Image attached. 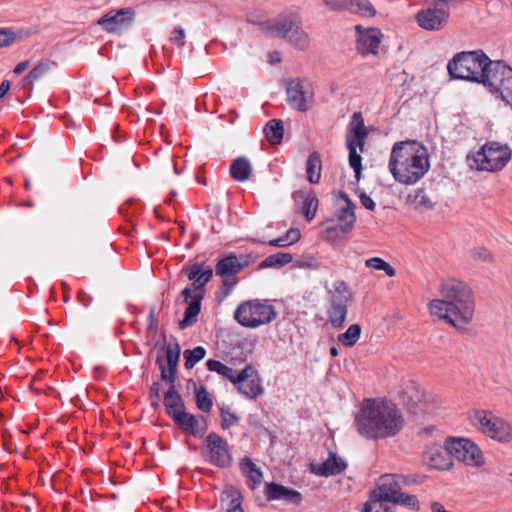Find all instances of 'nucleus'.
I'll list each match as a JSON object with an SVG mask.
<instances>
[{
  "label": "nucleus",
  "mask_w": 512,
  "mask_h": 512,
  "mask_svg": "<svg viewBox=\"0 0 512 512\" xmlns=\"http://www.w3.org/2000/svg\"><path fill=\"white\" fill-rule=\"evenodd\" d=\"M242 496L233 487L227 488L221 495V507L225 512H244L241 506Z\"/></svg>",
  "instance_id": "nucleus-28"
},
{
  "label": "nucleus",
  "mask_w": 512,
  "mask_h": 512,
  "mask_svg": "<svg viewBox=\"0 0 512 512\" xmlns=\"http://www.w3.org/2000/svg\"><path fill=\"white\" fill-rule=\"evenodd\" d=\"M361 327L358 324H352L348 329L338 335V341L346 347L354 346L360 338Z\"/></svg>",
  "instance_id": "nucleus-39"
},
{
  "label": "nucleus",
  "mask_w": 512,
  "mask_h": 512,
  "mask_svg": "<svg viewBox=\"0 0 512 512\" xmlns=\"http://www.w3.org/2000/svg\"><path fill=\"white\" fill-rule=\"evenodd\" d=\"M257 259V256L253 254H241L239 256L236 255V260L239 269L242 271L244 268L250 266L251 264L255 263Z\"/></svg>",
  "instance_id": "nucleus-52"
},
{
  "label": "nucleus",
  "mask_w": 512,
  "mask_h": 512,
  "mask_svg": "<svg viewBox=\"0 0 512 512\" xmlns=\"http://www.w3.org/2000/svg\"><path fill=\"white\" fill-rule=\"evenodd\" d=\"M241 470L244 474H248V473H251V472H255V469H257L258 467L256 466V464L248 457H244L242 460H241Z\"/></svg>",
  "instance_id": "nucleus-57"
},
{
  "label": "nucleus",
  "mask_w": 512,
  "mask_h": 512,
  "mask_svg": "<svg viewBox=\"0 0 512 512\" xmlns=\"http://www.w3.org/2000/svg\"><path fill=\"white\" fill-rule=\"evenodd\" d=\"M449 11L444 7L432 6L417 12L418 25L428 31L440 30L448 21Z\"/></svg>",
  "instance_id": "nucleus-20"
},
{
  "label": "nucleus",
  "mask_w": 512,
  "mask_h": 512,
  "mask_svg": "<svg viewBox=\"0 0 512 512\" xmlns=\"http://www.w3.org/2000/svg\"><path fill=\"white\" fill-rule=\"evenodd\" d=\"M505 79L496 92H499L501 98L508 104L512 105V69L507 71Z\"/></svg>",
  "instance_id": "nucleus-45"
},
{
  "label": "nucleus",
  "mask_w": 512,
  "mask_h": 512,
  "mask_svg": "<svg viewBox=\"0 0 512 512\" xmlns=\"http://www.w3.org/2000/svg\"><path fill=\"white\" fill-rule=\"evenodd\" d=\"M400 479L401 476L398 475H383L380 478V497L393 504L418 509L419 501L417 497L400 491Z\"/></svg>",
  "instance_id": "nucleus-11"
},
{
  "label": "nucleus",
  "mask_w": 512,
  "mask_h": 512,
  "mask_svg": "<svg viewBox=\"0 0 512 512\" xmlns=\"http://www.w3.org/2000/svg\"><path fill=\"white\" fill-rule=\"evenodd\" d=\"M510 159L509 146L495 141L486 142L478 152L467 157L472 168L489 172L502 170Z\"/></svg>",
  "instance_id": "nucleus-5"
},
{
  "label": "nucleus",
  "mask_w": 512,
  "mask_h": 512,
  "mask_svg": "<svg viewBox=\"0 0 512 512\" xmlns=\"http://www.w3.org/2000/svg\"><path fill=\"white\" fill-rule=\"evenodd\" d=\"M424 463L437 470H448L452 467V455L448 449V439L445 446L437 443L429 444L423 452Z\"/></svg>",
  "instance_id": "nucleus-18"
},
{
  "label": "nucleus",
  "mask_w": 512,
  "mask_h": 512,
  "mask_svg": "<svg viewBox=\"0 0 512 512\" xmlns=\"http://www.w3.org/2000/svg\"><path fill=\"white\" fill-rule=\"evenodd\" d=\"M207 456L206 460L220 468L229 467L232 463V456L228 443L218 434L212 432L206 437Z\"/></svg>",
  "instance_id": "nucleus-14"
},
{
  "label": "nucleus",
  "mask_w": 512,
  "mask_h": 512,
  "mask_svg": "<svg viewBox=\"0 0 512 512\" xmlns=\"http://www.w3.org/2000/svg\"><path fill=\"white\" fill-rule=\"evenodd\" d=\"M79 300L80 302L84 305V306H88L91 301H92V298L85 292H80L79 293Z\"/></svg>",
  "instance_id": "nucleus-64"
},
{
  "label": "nucleus",
  "mask_w": 512,
  "mask_h": 512,
  "mask_svg": "<svg viewBox=\"0 0 512 512\" xmlns=\"http://www.w3.org/2000/svg\"><path fill=\"white\" fill-rule=\"evenodd\" d=\"M170 41L178 47L185 45V32L182 27H175L172 31Z\"/></svg>",
  "instance_id": "nucleus-50"
},
{
  "label": "nucleus",
  "mask_w": 512,
  "mask_h": 512,
  "mask_svg": "<svg viewBox=\"0 0 512 512\" xmlns=\"http://www.w3.org/2000/svg\"><path fill=\"white\" fill-rule=\"evenodd\" d=\"M213 270L211 268L203 270L195 279L193 286V300L184 312V317L179 322L180 329L192 326L201 311V302L205 296V286L211 280Z\"/></svg>",
  "instance_id": "nucleus-10"
},
{
  "label": "nucleus",
  "mask_w": 512,
  "mask_h": 512,
  "mask_svg": "<svg viewBox=\"0 0 512 512\" xmlns=\"http://www.w3.org/2000/svg\"><path fill=\"white\" fill-rule=\"evenodd\" d=\"M293 257L290 253L278 252L266 257L260 264L259 269L265 268H282L292 262Z\"/></svg>",
  "instance_id": "nucleus-33"
},
{
  "label": "nucleus",
  "mask_w": 512,
  "mask_h": 512,
  "mask_svg": "<svg viewBox=\"0 0 512 512\" xmlns=\"http://www.w3.org/2000/svg\"><path fill=\"white\" fill-rule=\"evenodd\" d=\"M347 135L355 136L356 138H367L368 131L364 125V120L360 112H354L350 122V131Z\"/></svg>",
  "instance_id": "nucleus-38"
},
{
  "label": "nucleus",
  "mask_w": 512,
  "mask_h": 512,
  "mask_svg": "<svg viewBox=\"0 0 512 512\" xmlns=\"http://www.w3.org/2000/svg\"><path fill=\"white\" fill-rule=\"evenodd\" d=\"M511 67L502 61L486 60L480 80L478 83L489 88L491 92H496L506 77L507 71H511Z\"/></svg>",
  "instance_id": "nucleus-19"
},
{
  "label": "nucleus",
  "mask_w": 512,
  "mask_h": 512,
  "mask_svg": "<svg viewBox=\"0 0 512 512\" xmlns=\"http://www.w3.org/2000/svg\"><path fill=\"white\" fill-rule=\"evenodd\" d=\"M365 140H366V138L360 139V138H356L355 136L347 135L346 136L347 148L349 149V142H351L354 145L355 150H357V148H359L361 151H363V148L365 145Z\"/></svg>",
  "instance_id": "nucleus-59"
},
{
  "label": "nucleus",
  "mask_w": 512,
  "mask_h": 512,
  "mask_svg": "<svg viewBox=\"0 0 512 512\" xmlns=\"http://www.w3.org/2000/svg\"><path fill=\"white\" fill-rule=\"evenodd\" d=\"M237 264L236 255L229 254L218 261L215 273L222 278L220 292L227 297L238 283L237 274L241 272Z\"/></svg>",
  "instance_id": "nucleus-15"
},
{
  "label": "nucleus",
  "mask_w": 512,
  "mask_h": 512,
  "mask_svg": "<svg viewBox=\"0 0 512 512\" xmlns=\"http://www.w3.org/2000/svg\"><path fill=\"white\" fill-rule=\"evenodd\" d=\"M471 256L475 260H481L484 262L492 261V256L486 248H476L471 251Z\"/></svg>",
  "instance_id": "nucleus-53"
},
{
  "label": "nucleus",
  "mask_w": 512,
  "mask_h": 512,
  "mask_svg": "<svg viewBox=\"0 0 512 512\" xmlns=\"http://www.w3.org/2000/svg\"><path fill=\"white\" fill-rule=\"evenodd\" d=\"M349 165L355 172V178L360 180L362 174V157L355 150L354 145L349 142Z\"/></svg>",
  "instance_id": "nucleus-43"
},
{
  "label": "nucleus",
  "mask_w": 512,
  "mask_h": 512,
  "mask_svg": "<svg viewBox=\"0 0 512 512\" xmlns=\"http://www.w3.org/2000/svg\"><path fill=\"white\" fill-rule=\"evenodd\" d=\"M230 174L238 182L248 180L252 174V166L246 157H238L230 165Z\"/></svg>",
  "instance_id": "nucleus-29"
},
{
  "label": "nucleus",
  "mask_w": 512,
  "mask_h": 512,
  "mask_svg": "<svg viewBox=\"0 0 512 512\" xmlns=\"http://www.w3.org/2000/svg\"><path fill=\"white\" fill-rule=\"evenodd\" d=\"M265 30L272 36L285 39L298 50L308 48L310 38L303 29L301 19L296 14L280 15L265 24Z\"/></svg>",
  "instance_id": "nucleus-4"
},
{
  "label": "nucleus",
  "mask_w": 512,
  "mask_h": 512,
  "mask_svg": "<svg viewBox=\"0 0 512 512\" xmlns=\"http://www.w3.org/2000/svg\"><path fill=\"white\" fill-rule=\"evenodd\" d=\"M135 12L131 8H122L112 10L103 15L97 23L107 32H117L123 28H128L134 21Z\"/></svg>",
  "instance_id": "nucleus-21"
},
{
  "label": "nucleus",
  "mask_w": 512,
  "mask_h": 512,
  "mask_svg": "<svg viewBox=\"0 0 512 512\" xmlns=\"http://www.w3.org/2000/svg\"><path fill=\"white\" fill-rule=\"evenodd\" d=\"M406 394L408 395L409 399L412 402H407L409 410L412 413L418 414L430 411L427 405V400L425 399V394L423 392L413 388L410 391H407Z\"/></svg>",
  "instance_id": "nucleus-31"
},
{
  "label": "nucleus",
  "mask_w": 512,
  "mask_h": 512,
  "mask_svg": "<svg viewBox=\"0 0 512 512\" xmlns=\"http://www.w3.org/2000/svg\"><path fill=\"white\" fill-rule=\"evenodd\" d=\"M180 358V346L175 338L166 347V360H176Z\"/></svg>",
  "instance_id": "nucleus-49"
},
{
  "label": "nucleus",
  "mask_w": 512,
  "mask_h": 512,
  "mask_svg": "<svg viewBox=\"0 0 512 512\" xmlns=\"http://www.w3.org/2000/svg\"><path fill=\"white\" fill-rule=\"evenodd\" d=\"M15 41V35L13 32L0 29V47H5L10 45Z\"/></svg>",
  "instance_id": "nucleus-54"
},
{
  "label": "nucleus",
  "mask_w": 512,
  "mask_h": 512,
  "mask_svg": "<svg viewBox=\"0 0 512 512\" xmlns=\"http://www.w3.org/2000/svg\"><path fill=\"white\" fill-rule=\"evenodd\" d=\"M283 237L285 239L286 245L290 246L300 239L301 234L298 229H290L285 235H283Z\"/></svg>",
  "instance_id": "nucleus-56"
},
{
  "label": "nucleus",
  "mask_w": 512,
  "mask_h": 512,
  "mask_svg": "<svg viewBox=\"0 0 512 512\" xmlns=\"http://www.w3.org/2000/svg\"><path fill=\"white\" fill-rule=\"evenodd\" d=\"M366 266L375 270H382L384 267L385 261L378 257H373L365 262Z\"/></svg>",
  "instance_id": "nucleus-60"
},
{
  "label": "nucleus",
  "mask_w": 512,
  "mask_h": 512,
  "mask_svg": "<svg viewBox=\"0 0 512 512\" xmlns=\"http://www.w3.org/2000/svg\"><path fill=\"white\" fill-rule=\"evenodd\" d=\"M277 311L267 301L258 299L241 303L234 312L235 320L242 326L256 328L274 321Z\"/></svg>",
  "instance_id": "nucleus-7"
},
{
  "label": "nucleus",
  "mask_w": 512,
  "mask_h": 512,
  "mask_svg": "<svg viewBox=\"0 0 512 512\" xmlns=\"http://www.w3.org/2000/svg\"><path fill=\"white\" fill-rule=\"evenodd\" d=\"M203 271V263H189L182 268L184 273L189 280H194Z\"/></svg>",
  "instance_id": "nucleus-48"
},
{
  "label": "nucleus",
  "mask_w": 512,
  "mask_h": 512,
  "mask_svg": "<svg viewBox=\"0 0 512 512\" xmlns=\"http://www.w3.org/2000/svg\"><path fill=\"white\" fill-rule=\"evenodd\" d=\"M330 296V307L327 310L328 319L334 328L343 326L347 316V302L350 298L348 287L342 280L333 283L332 289L328 290Z\"/></svg>",
  "instance_id": "nucleus-9"
},
{
  "label": "nucleus",
  "mask_w": 512,
  "mask_h": 512,
  "mask_svg": "<svg viewBox=\"0 0 512 512\" xmlns=\"http://www.w3.org/2000/svg\"><path fill=\"white\" fill-rule=\"evenodd\" d=\"M164 406L166 413L172 419L185 410V404L181 395L176 391L175 385L170 384L169 389L164 393Z\"/></svg>",
  "instance_id": "nucleus-27"
},
{
  "label": "nucleus",
  "mask_w": 512,
  "mask_h": 512,
  "mask_svg": "<svg viewBox=\"0 0 512 512\" xmlns=\"http://www.w3.org/2000/svg\"><path fill=\"white\" fill-rule=\"evenodd\" d=\"M440 299H433L429 303L432 316L445 320L457 329H463L471 322L475 301L471 288L463 281L449 279L442 283Z\"/></svg>",
  "instance_id": "nucleus-1"
},
{
  "label": "nucleus",
  "mask_w": 512,
  "mask_h": 512,
  "mask_svg": "<svg viewBox=\"0 0 512 512\" xmlns=\"http://www.w3.org/2000/svg\"><path fill=\"white\" fill-rule=\"evenodd\" d=\"M380 484L377 489L374 490L369 497V500L364 505V512H389L386 506V500L380 497Z\"/></svg>",
  "instance_id": "nucleus-35"
},
{
  "label": "nucleus",
  "mask_w": 512,
  "mask_h": 512,
  "mask_svg": "<svg viewBox=\"0 0 512 512\" xmlns=\"http://www.w3.org/2000/svg\"><path fill=\"white\" fill-rule=\"evenodd\" d=\"M488 56L482 51L457 53L448 62L447 69L453 79L478 83Z\"/></svg>",
  "instance_id": "nucleus-6"
},
{
  "label": "nucleus",
  "mask_w": 512,
  "mask_h": 512,
  "mask_svg": "<svg viewBox=\"0 0 512 512\" xmlns=\"http://www.w3.org/2000/svg\"><path fill=\"white\" fill-rule=\"evenodd\" d=\"M29 64V61H22L18 63L14 68V73L17 75L22 74L29 67Z\"/></svg>",
  "instance_id": "nucleus-62"
},
{
  "label": "nucleus",
  "mask_w": 512,
  "mask_h": 512,
  "mask_svg": "<svg viewBox=\"0 0 512 512\" xmlns=\"http://www.w3.org/2000/svg\"><path fill=\"white\" fill-rule=\"evenodd\" d=\"M349 12L367 17L376 15V10L370 0H353Z\"/></svg>",
  "instance_id": "nucleus-41"
},
{
  "label": "nucleus",
  "mask_w": 512,
  "mask_h": 512,
  "mask_svg": "<svg viewBox=\"0 0 512 512\" xmlns=\"http://www.w3.org/2000/svg\"><path fill=\"white\" fill-rule=\"evenodd\" d=\"M331 11H350L353 0H323Z\"/></svg>",
  "instance_id": "nucleus-47"
},
{
  "label": "nucleus",
  "mask_w": 512,
  "mask_h": 512,
  "mask_svg": "<svg viewBox=\"0 0 512 512\" xmlns=\"http://www.w3.org/2000/svg\"><path fill=\"white\" fill-rule=\"evenodd\" d=\"M160 384L158 382H154L149 391V397L151 400V405L155 409H157L160 405Z\"/></svg>",
  "instance_id": "nucleus-51"
},
{
  "label": "nucleus",
  "mask_w": 512,
  "mask_h": 512,
  "mask_svg": "<svg viewBox=\"0 0 512 512\" xmlns=\"http://www.w3.org/2000/svg\"><path fill=\"white\" fill-rule=\"evenodd\" d=\"M245 475L248 478V481L251 482L249 486L252 489H255V487L262 482L263 475L259 468L255 469V472H251Z\"/></svg>",
  "instance_id": "nucleus-55"
},
{
  "label": "nucleus",
  "mask_w": 512,
  "mask_h": 512,
  "mask_svg": "<svg viewBox=\"0 0 512 512\" xmlns=\"http://www.w3.org/2000/svg\"><path fill=\"white\" fill-rule=\"evenodd\" d=\"M347 467L346 462L330 452L326 461L320 464H311V472L318 476H331L340 474Z\"/></svg>",
  "instance_id": "nucleus-25"
},
{
  "label": "nucleus",
  "mask_w": 512,
  "mask_h": 512,
  "mask_svg": "<svg viewBox=\"0 0 512 512\" xmlns=\"http://www.w3.org/2000/svg\"><path fill=\"white\" fill-rule=\"evenodd\" d=\"M221 417V427L226 430L229 429L232 425L236 424L239 421V417L235 412L231 411L228 407H222L220 410Z\"/></svg>",
  "instance_id": "nucleus-46"
},
{
  "label": "nucleus",
  "mask_w": 512,
  "mask_h": 512,
  "mask_svg": "<svg viewBox=\"0 0 512 512\" xmlns=\"http://www.w3.org/2000/svg\"><path fill=\"white\" fill-rule=\"evenodd\" d=\"M286 94L288 104L300 111L305 112L309 109V82L306 79H292L286 81Z\"/></svg>",
  "instance_id": "nucleus-16"
},
{
  "label": "nucleus",
  "mask_w": 512,
  "mask_h": 512,
  "mask_svg": "<svg viewBox=\"0 0 512 512\" xmlns=\"http://www.w3.org/2000/svg\"><path fill=\"white\" fill-rule=\"evenodd\" d=\"M340 197L345 201L346 206L339 209L337 213V223H334L332 220L331 225L327 226L325 233L326 238L332 240L338 236V232L346 233L350 231L356 221L355 215V204L348 197V195L344 192H340Z\"/></svg>",
  "instance_id": "nucleus-13"
},
{
  "label": "nucleus",
  "mask_w": 512,
  "mask_h": 512,
  "mask_svg": "<svg viewBox=\"0 0 512 512\" xmlns=\"http://www.w3.org/2000/svg\"><path fill=\"white\" fill-rule=\"evenodd\" d=\"M295 202H302L301 211L308 221H311L316 214L318 199L311 190H298L293 193Z\"/></svg>",
  "instance_id": "nucleus-26"
},
{
  "label": "nucleus",
  "mask_w": 512,
  "mask_h": 512,
  "mask_svg": "<svg viewBox=\"0 0 512 512\" xmlns=\"http://www.w3.org/2000/svg\"><path fill=\"white\" fill-rule=\"evenodd\" d=\"M408 201L417 209H431L433 203L423 190H416L413 194H409Z\"/></svg>",
  "instance_id": "nucleus-42"
},
{
  "label": "nucleus",
  "mask_w": 512,
  "mask_h": 512,
  "mask_svg": "<svg viewBox=\"0 0 512 512\" xmlns=\"http://www.w3.org/2000/svg\"><path fill=\"white\" fill-rule=\"evenodd\" d=\"M179 359L170 360L167 362V366L163 364V360L160 356L157 357L156 363L161 370V379L163 381L168 382L169 384H174L177 377V367H178Z\"/></svg>",
  "instance_id": "nucleus-36"
},
{
  "label": "nucleus",
  "mask_w": 512,
  "mask_h": 512,
  "mask_svg": "<svg viewBox=\"0 0 512 512\" xmlns=\"http://www.w3.org/2000/svg\"><path fill=\"white\" fill-rule=\"evenodd\" d=\"M196 404L202 412H209L212 408L213 402L204 386H201L196 391Z\"/></svg>",
  "instance_id": "nucleus-44"
},
{
  "label": "nucleus",
  "mask_w": 512,
  "mask_h": 512,
  "mask_svg": "<svg viewBox=\"0 0 512 512\" xmlns=\"http://www.w3.org/2000/svg\"><path fill=\"white\" fill-rule=\"evenodd\" d=\"M473 423L482 433L498 442L507 443L512 440V425L490 411H475Z\"/></svg>",
  "instance_id": "nucleus-8"
},
{
  "label": "nucleus",
  "mask_w": 512,
  "mask_h": 512,
  "mask_svg": "<svg viewBox=\"0 0 512 512\" xmlns=\"http://www.w3.org/2000/svg\"><path fill=\"white\" fill-rule=\"evenodd\" d=\"M360 203L368 210H375V202L365 192L359 194Z\"/></svg>",
  "instance_id": "nucleus-58"
},
{
  "label": "nucleus",
  "mask_w": 512,
  "mask_h": 512,
  "mask_svg": "<svg viewBox=\"0 0 512 512\" xmlns=\"http://www.w3.org/2000/svg\"><path fill=\"white\" fill-rule=\"evenodd\" d=\"M388 166L398 183L413 185L429 171L428 150L415 140L397 142L392 147Z\"/></svg>",
  "instance_id": "nucleus-3"
},
{
  "label": "nucleus",
  "mask_w": 512,
  "mask_h": 512,
  "mask_svg": "<svg viewBox=\"0 0 512 512\" xmlns=\"http://www.w3.org/2000/svg\"><path fill=\"white\" fill-rule=\"evenodd\" d=\"M234 384L241 394L250 399H256L264 392L261 378L251 365H247L237 374Z\"/></svg>",
  "instance_id": "nucleus-17"
},
{
  "label": "nucleus",
  "mask_w": 512,
  "mask_h": 512,
  "mask_svg": "<svg viewBox=\"0 0 512 512\" xmlns=\"http://www.w3.org/2000/svg\"><path fill=\"white\" fill-rule=\"evenodd\" d=\"M49 70L48 62H40L23 78L22 87L31 89L34 83L44 77Z\"/></svg>",
  "instance_id": "nucleus-34"
},
{
  "label": "nucleus",
  "mask_w": 512,
  "mask_h": 512,
  "mask_svg": "<svg viewBox=\"0 0 512 512\" xmlns=\"http://www.w3.org/2000/svg\"><path fill=\"white\" fill-rule=\"evenodd\" d=\"M10 81L4 80L0 84V99L3 98L10 89Z\"/></svg>",
  "instance_id": "nucleus-63"
},
{
  "label": "nucleus",
  "mask_w": 512,
  "mask_h": 512,
  "mask_svg": "<svg viewBox=\"0 0 512 512\" xmlns=\"http://www.w3.org/2000/svg\"><path fill=\"white\" fill-rule=\"evenodd\" d=\"M265 495L270 501L283 500L292 504H299L302 500V496L298 491L274 482L266 483Z\"/></svg>",
  "instance_id": "nucleus-24"
},
{
  "label": "nucleus",
  "mask_w": 512,
  "mask_h": 512,
  "mask_svg": "<svg viewBox=\"0 0 512 512\" xmlns=\"http://www.w3.org/2000/svg\"><path fill=\"white\" fill-rule=\"evenodd\" d=\"M306 174L310 183L316 184L321 177V159L317 152H312L306 161Z\"/></svg>",
  "instance_id": "nucleus-32"
},
{
  "label": "nucleus",
  "mask_w": 512,
  "mask_h": 512,
  "mask_svg": "<svg viewBox=\"0 0 512 512\" xmlns=\"http://www.w3.org/2000/svg\"><path fill=\"white\" fill-rule=\"evenodd\" d=\"M180 296L183 297L184 302L187 304V307L189 306V303L193 300V286L184 288Z\"/></svg>",
  "instance_id": "nucleus-61"
},
{
  "label": "nucleus",
  "mask_w": 512,
  "mask_h": 512,
  "mask_svg": "<svg viewBox=\"0 0 512 512\" xmlns=\"http://www.w3.org/2000/svg\"><path fill=\"white\" fill-rule=\"evenodd\" d=\"M206 365L209 371L216 372L217 374L230 380L233 384L235 383L237 374L239 372L235 371L231 367H228L222 362L214 359L208 360Z\"/></svg>",
  "instance_id": "nucleus-37"
},
{
  "label": "nucleus",
  "mask_w": 512,
  "mask_h": 512,
  "mask_svg": "<svg viewBox=\"0 0 512 512\" xmlns=\"http://www.w3.org/2000/svg\"><path fill=\"white\" fill-rule=\"evenodd\" d=\"M355 29L358 33L356 40L358 52L363 56L376 55L381 43V32L376 28L362 29L360 25L356 26Z\"/></svg>",
  "instance_id": "nucleus-22"
},
{
  "label": "nucleus",
  "mask_w": 512,
  "mask_h": 512,
  "mask_svg": "<svg viewBox=\"0 0 512 512\" xmlns=\"http://www.w3.org/2000/svg\"><path fill=\"white\" fill-rule=\"evenodd\" d=\"M448 449L452 458H456L468 466L480 467L485 463L482 451L469 439L448 438Z\"/></svg>",
  "instance_id": "nucleus-12"
},
{
  "label": "nucleus",
  "mask_w": 512,
  "mask_h": 512,
  "mask_svg": "<svg viewBox=\"0 0 512 512\" xmlns=\"http://www.w3.org/2000/svg\"><path fill=\"white\" fill-rule=\"evenodd\" d=\"M264 133L267 141L276 145L279 144L283 138L284 134V124L282 120L279 119H271L267 122Z\"/></svg>",
  "instance_id": "nucleus-30"
},
{
  "label": "nucleus",
  "mask_w": 512,
  "mask_h": 512,
  "mask_svg": "<svg viewBox=\"0 0 512 512\" xmlns=\"http://www.w3.org/2000/svg\"><path fill=\"white\" fill-rule=\"evenodd\" d=\"M355 425L360 435L377 440L397 435L404 426V418L393 402L366 399L356 415Z\"/></svg>",
  "instance_id": "nucleus-2"
},
{
  "label": "nucleus",
  "mask_w": 512,
  "mask_h": 512,
  "mask_svg": "<svg viewBox=\"0 0 512 512\" xmlns=\"http://www.w3.org/2000/svg\"><path fill=\"white\" fill-rule=\"evenodd\" d=\"M206 355V350L202 346H197L194 349L185 350L183 353L185 360V368L192 369L199 361Z\"/></svg>",
  "instance_id": "nucleus-40"
},
{
  "label": "nucleus",
  "mask_w": 512,
  "mask_h": 512,
  "mask_svg": "<svg viewBox=\"0 0 512 512\" xmlns=\"http://www.w3.org/2000/svg\"><path fill=\"white\" fill-rule=\"evenodd\" d=\"M173 421L186 433L202 436L207 430V423L203 417L197 418L185 410L175 415Z\"/></svg>",
  "instance_id": "nucleus-23"
}]
</instances>
